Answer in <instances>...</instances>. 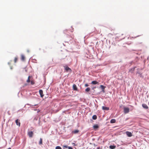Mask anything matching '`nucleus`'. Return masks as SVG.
Here are the masks:
<instances>
[{"mask_svg": "<svg viewBox=\"0 0 149 149\" xmlns=\"http://www.w3.org/2000/svg\"><path fill=\"white\" fill-rule=\"evenodd\" d=\"M33 133L32 131H29L28 132V134L30 137L31 138L33 137Z\"/></svg>", "mask_w": 149, "mask_h": 149, "instance_id": "nucleus-3", "label": "nucleus"}, {"mask_svg": "<svg viewBox=\"0 0 149 149\" xmlns=\"http://www.w3.org/2000/svg\"><path fill=\"white\" fill-rule=\"evenodd\" d=\"M126 134L129 137H131L132 136V133L130 132L127 131L126 132Z\"/></svg>", "mask_w": 149, "mask_h": 149, "instance_id": "nucleus-5", "label": "nucleus"}, {"mask_svg": "<svg viewBox=\"0 0 149 149\" xmlns=\"http://www.w3.org/2000/svg\"><path fill=\"white\" fill-rule=\"evenodd\" d=\"M97 118V116L95 115L93 116L92 118L94 120H96Z\"/></svg>", "mask_w": 149, "mask_h": 149, "instance_id": "nucleus-19", "label": "nucleus"}, {"mask_svg": "<svg viewBox=\"0 0 149 149\" xmlns=\"http://www.w3.org/2000/svg\"><path fill=\"white\" fill-rule=\"evenodd\" d=\"M88 86V85L87 84H86L85 85V86L87 87Z\"/></svg>", "mask_w": 149, "mask_h": 149, "instance_id": "nucleus-26", "label": "nucleus"}, {"mask_svg": "<svg viewBox=\"0 0 149 149\" xmlns=\"http://www.w3.org/2000/svg\"><path fill=\"white\" fill-rule=\"evenodd\" d=\"M56 149H62L59 146H56Z\"/></svg>", "mask_w": 149, "mask_h": 149, "instance_id": "nucleus-25", "label": "nucleus"}, {"mask_svg": "<svg viewBox=\"0 0 149 149\" xmlns=\"http://www.w3.org/2000/svg\"><path fill=\"white\" fill-rule=\"evenodd\" d=\"M42 143V138H40V140L39 143V144L40 145H41Z\"/></svg>", "mask_w": 149, "mask_h": 149, "instance_id": "nucleus-16", "label": "nucleus"}, {"mask_svg": "<svg viewBox=\"0 0 149 149\" xmlns=\"http://www.w3.org/2000/svg\"><path fill=\"white\" fill-rule=\"evenodd\" d=\"M18 60V58L17 57H16L15 58L14 60V62L15 63H16L17 61Z\"/></svg>", "mask_w": 149, "mask_h": 149, "instance_id": "nucleus-21", "label": "nucleus"}, {"mask_svg": "<svg viewBox=\"0 0 149 149\" xmlns=\"http://www.w3.org/2000/svg\"><path fill=\"white\" fill-rule=\"evenodd\" d=\"M99 83L98 82L96 81H93L91 83V84H98Z\"/></svg>", "mask_w": 149, "mask_h": 149, "instance_id": "nucleus-10", "label": "nucleus"}, {"mask_svg": "<svg viewBox=\"0 0 149 149\" xmlns=\"http://www.w3.org/2000/svg\"><path fill=\"white\" fill-rule=\"evenodd\" d=\"M68 149H73V148L71 147H68Z\"/></svg>", "mask_w": 149, "mask_h": 149, "instance_id": "nucleus-27", "label": "nucleus"}, {"mask_svg": "<svg viewBox=\"0 0 149 149\" xmlns=\"http://www.w3.org/2000/svg\"><path fill=\"white\" fill-rule=\"evenodd\" d=\"M109 108L103 106L102 107V109L103 110H109Z\"/></svg>", "mask_w": 149, "mask_h": 149, "instance_id": "nucleus-8", "label": "nucleus"}, {"mask_svg": "<svg viewBox=\"0 0 149 149\" xmlns=\"http://www.w3.org/2000/svg\"><path fill=\"white\" fill-rule=\"evenodd\" d=\"M116 147V146L114 145H110L109 146V148L111 149H114Z\"/></svg>", "mask_w": 149, "mask_h": 149, "instance_id": "nucleus-15", "label": "nucleus"}, {"mask_svg": "<svg viewBox=\"0 0 149 149\" xmlns=\"http://www.w3.org/2000/svg\"><path fill=\"white\" fill-rule=\"evenodd\" d=\"M90 90V88L89 87L85 89V91L87 92H89Z\"/></svg>", "mask_w": 149, "mask_h": 149, "instance_id": "nucleus-20", "label": "nucleus"}, {"mask_svg": "<svg viewBox=\"0 0 149 149\" xmlns=\"http://www.w3.org/2000/svg\"><path fill=\"white\" fill-rule=\"evenodd\" d=\"M135 68V67H134V68H131V69H130L129 70V71L132 73H133L134 70Z\"/></svg>", "mask_w": 149, "mask_h": 149, "instance_id": "nucleus-14", "label": "nucleus"}, {"mask_svg": "<svg viewBox=\"0 0 149 149\" xmlns=\"http://www.w3.org/2000/svg\"><path fill=\"white\" fill-rule=\"evenodd\" d=\"M73 145H75V144L74 143H73Z\"/></svg>", "mask_w": 149, "mask_h": 149, "instance_id": "nucleus-32", "label": "nucleus"}, {"mask_svg": "<svg viewBox=\"0 0 149 149\" xmlns=\"http://www.w3.org/2000/svg\"><path fill=\"white\" fill-rule=\"evenodd\" d=\"M10 69H12V67H10Z\"/></svg>", "mask_w": 149, "mask_h": 149, "instance_id": "nucleus-30", "label": "nucleus"}, {"mask_svg": "<svg viewBox=\"0 0 149 149\" xmlns=\"http://www.w3.org/2000/svg\"><path fill=\"white\" fill-rule=\"evenodd\" d=\"M21 59L22 61H24L25 60V56L24 55L22 54L21 55Z\"/></svg>", "mask_w": 149, "mask_h": 149, "instance_id": "nucleus-11", "label": "nucleus"}, {"mask_svg": "<svg viewBox=\"0 0 149 149\" xmlns=\"http://www.w3.org/2000/svg\"><path fill=\"white\" fill-rule=\"evenodd\" d=\"M15 122L16 124V125L18 126L19 127H20V120L18 119H17L15 120Z\"/></svg>", "mask_w": 149, "mask_h": 149, "instance_id": "nucleus-4", "label": "nucleus"}, {"mask_svg": "<svg viewBox=\"0 0 149 149\" xmlns=\"http://www.w3.org/2000/svg\"><path fill=\"white\" fill-rule=\"evenodd\" d=\"M93 127L94 129H97L98 127V126L97 125H94Z\"/></svg>", "mask_w": 149, "mask_h": 149, "instance_id": "nucleus-23", "label": "nucleus"}, {"mask_svg": "<svg viewBox=\"0 0 149 149\" xmlns=\"http://www.w3.org/2000/svg\"><path fill=\"white\" fill-rule=\"evenodd\" d=\"M137 73H138V74H139V76L140 77H143V76H142L141 73H140V72H137Z\"/></svg>", "mask_w": 149, "mask_h": 149, "instance_id": "nucleus-22", "label": "nucleus"}, {"mask_svg": "<svg viewBox=\"0 0 149 149\" xmlns=\"http://www.w3.org/2000/svg\"><path fill=\"white\" fill-rule=\"evenodd\" d=\"M79 131L78 130H75L72 132L74 134H76L78 133Z\"/></svg>", "mask_w": 149, "mask_h": 149, "instance_id": "nucleus-18", "label": "nucleus"}, {"mask_svg": "<svg viewBox=\"0 0 149 149\" xmlns=\"http://www.w3.org/2000/svg\"><path fill=\"white\" fill-rule=\"evenodd\" d=\"M32 77L31 76H29L28 77V78L26 80V82L27 83H29L30 81V78Z\"/></svg>", "mask_w": 149, "mask_h": 149, "instance_id": "nucleus-13", "label": "nucleus"}, {"mask_svg": "<svg viewBox=\"0 0 149 149\" xmlns=\"http://www.w3.org/2000/svg\"><path fill=\"white\" fill-rule=\"evenodd\" d=\"M73 89L74 90H77V88L75 84H74L73 85Z\"/></svg>", "mask_w": 149, "mask_h": 149, "instance_id": "nucleus-12", "label": "nucleus"}, {"mask_svg": "<svg viewBox=\"0 0 149 149\" xmlns=\"http://www.w3.org/2000/svg\"><path fill=\"white\" fill-rule=\"evenodd\" d=\"M65 70L67 72H71V70L68 66L67 65H65L64 66Z\"/></svg>", "mask_w": 149, "mask_h": 149, "instance_id": "nucleus-1", "label": "nucleus"}, {"mask_svg": "<svg viewBox=\"0 0 149 149\" xmlns=\"http://www.w3.org/2000/svg\"><path fill=\"white\" fill-rule=\"evenodd\" d=\"M39 93L40 95V97H43L44 96V95L43 94V91L42 90L40 89L39 90Z\"/></svg>", "mask_w": 149, "mask_h": 149, "instance_id": "nucleus-6", "label": "nucleus"}, {"mask_svg": "<svg viewBox=\"0 0 149 149\" xmlns=\"http://www.w3.org/2000/svg\"><path fill=\"white\" fill-rule=\"evenodd\" d=\"M11 149V148H8V149Z\"/></svg>", "mask_w": 149, "mask_h": 149, "instance_id": "nucleus-29", "label": "nucleus"}, {"mask_svg": "<svg viewBox=\"0 0 149 149\" xmlns=\"http://www.w3.org/2000/svg\"><path fill=\"white\" fill-rule=\"evenodd\" d=\"M100 87L102 89V92H103L104 93L105 92V91L104 90V88H106V87L105 86H104L102 85H101L100 86Z\"/></svg>", "mask_w": 149, "mask_h": 149, "instance_id": "nucleus-7", "label": "nucleus"}, {"mask_svg": "<svg viewBox=\"0 0 149 149\" xmlns=\"http://www.w3.org/2000/svg\"><path fill=\"white\" fill-rule=\"evenodd\" d=\"M142 106L143 108L146 109H147L148 108V107L146 104H143L142 105Z\"/></svg>", "mask_w": 149, "mask_h": 149, "instance_id": "nucleus-9", "label": "nucleus"}, {"mask_svg": "<svg viewBox=\"0 0 149 149\" xmlns=\"http://www.w3.org/2000/svg\"><path fill=\"white\" fill-rule=\"evenodd\" d=\"M31 85H33L34 84V82L33 80H31L30 81Z\"/></svg>", "mask_w": 149, "mask_h": 149, "instance_id": "nucleus-24", "label": "nucleus"}, {"mask_svg": "<svg viewBox=\"0 0 149 149\" xmlns=\"http://www.w3.org/2000/svg\"><path fill=\"white\" fill-rule=\"evenodd\" d=\"M64 147H65V148H68V146H64Z\"/></svg>", "mask_w": 149, "mask_h": 149, "instance_id": "nucleus-28", "label": "nucleus"}, {"mask_svg": "<svg viewBox=\"0 0 149 149\" xmlns=\"http://www.w3.org/2000/svg\"><path fill=\"white\" fill-rule=\"evenodd\" d=\"M124 111L125 113H128L129 111V109L127 107H124Z\"/></svg>", "mask_w": 149, "mask_h": 149, "instance_id": "nucleus-2", "label": "nucleus"}, {"mask_svg": "<svg viewBox=\"0 0 149 149\" xmlns=\"http://www.w3.org/2000/svg\"><path fill=\"white\" fill-rule=\"evenodd\" d=\"M116 121L115 119H113L111 120L110 123H115Z\"/></svg>", "mask_w": 149, "mask_h": 149, "instance_id": "nucleus-17", "label": "nucleus"}, {"mask_svg": "<svg viewBox=\"0 0 149 149\" xmlns=\"http://www.w3.org/2000/svg\"><path fill=\"white\" fill-rule=\"evenodd\" d=\"M97 149H100V148L99 147H98L97 148Z\"/></svg>", "mask_w": 149, "mask_h": 149, "instance_id": "nucleus-31", "label": "nucleus"}]
</instances>
